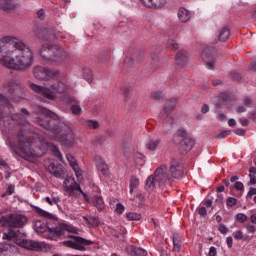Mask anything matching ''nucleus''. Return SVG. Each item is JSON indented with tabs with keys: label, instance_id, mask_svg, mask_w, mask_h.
Wrapping results in <instances>:
<instances>
[{
	"label": "nucleus",
	"instance_id": "obj_33",
	"mask_svg": "<svg viewBox=\"0 0 256 256\" xmlns=\"http://www.w3.org/2000/svg\"><path fill=\"white\" fill-rule=\"evenodd\" d=\"M88 224L91 225V227H99L101 225V221H99V217L95 216H88L87 218H84Z\"/></svg>",
	"mask_w": 256,
	"mask_h": 256
},
{
	"label": "nucleus",
	"instance_id": "obj_59",
	"mask_svg": "<svg viewBox=\"0 0 256 256\" xmlns=\"http://www.w3.org/2000/svg\"><path fill=\"white\" fill-rule=\"evenodd\" d=\"M198 215H200V217H205L207 215V208L200 207L198 209Z\"/></svg>",
	"mask_w": 256,
	"mask_h": 256
},
{
	"label": "nucleus",
	"instance_id": "obj_23",
	"mask_svg": "<svg viewBox=\"0 0 256 256\" xmlns=\"http://www.w3.org/2000/svg\"><path fill=\"white\" fill-rule=\"evenodd\" d=\"M158 182L155 178V175H150L145 182V190L148 191V193H151L157 187Z\"/></svg>",
	"mask_w": 256,
	"mask_h": 256
},
{
	"label": "nucleus",
	"instance_id": "obj_26",
	"mask_svg": "<svg viewBox=\"0 0 256 256\" xmlns=\"http://www.w3.org/2000/svg\"><path fill=\"white\" fill-rule=\"evenodd\" d=\"M15 245L11 242L0 243V256H7V251H11Z\"/></svg>",
	"mask_w": 256,
	"mask_h": 256
},
{
	"label": "nucleus",
	"instance_id": "obj_31",
	"mask_svg": "<svg viewBox=\"0 0 256 256\" xmlns=\"http://www.w3.org/2000/svg\"><path fill=\"white\" fill-rule=\"evenodd\" d=\"M19 233L21 232L10 229L7 233L3 234V239H7L8 241H11V239H15L19 237Z\"/></svg>",
	"mask_w": 256,
	"mask_h": 256
},
{
	"label": "nucleus",
	"instance_id": "obj_46",
	"mask_svg": "<svg viewBox=\"0 0 256 256\" xmlns=\"http://www.w3.org/2000/svg\"><path fill=\"white\" fill-rule=\"evenodd\" d=\"M45 201H46V203H48V205L53 206V205H57V203H59L60 200L57 197L51 198V197L47 196L45 198Z\"/></svg>",
	"mask_w": 256,
	"mask_h": 256
},
{
	"label": "nucleus",
	"instance_id": "obj_42",
	"mask_svg": "<svg viewBox=\"0 0 256 256\" xmlns=\"http://www.w3.org/2000/svg\"><path fill=\"white\" fill-rule=\"evenodd\" d=\"M66 159L70 163V166L72 167V169L79 166V164H77V159H75L73 155L67 154Z\"/></svg>",
	"mask_w": 256,
	"mask_h": 256
},
{
	"label": "nucleus",
	"instance_id": "obj_8",
	"mask_svg": "<svg viewBox=\"0 0 256 256\" xmlns=\"http://www.w3.org/2000/svg\"><path fill=\"white\" fill-rule=\"evenodd\" d=\"M27 216L19 213H11L0 217L2 227H11L12 229H21L27 225Z\"/></svg>",
	"mask_w": 256,
	"mask_h": 256
},
{
	"label": "nucleus",
	"instance_id": "obj_40",
	"mask_svg": "<svg viewBox=\"0 0 256 256\" xmlns=\"http://www.w3.org/2000/svg\"><path fill=\"white\" fill-rule=\"evenodd\" d=\"M50 151H52L55 155V157H57V159H59L61 161V159H63V155H61V152L59 151V148L55 145L52 144L49 146Z\"/></svg>",
	"mask_w": 256,
	"mask_h": 256
},
{
	"label": "nucleus",
	"instance_id": "obj_22",
	"mask_svg": "<svg viewBox=\"0 0 256 256\" xmlns=\"http://www.w3.org/2000/svg\"><path fill=\"white\" fill-rule=\"evenodd\" d=\"M127 253L131 256H147V250L133 245L127 247Z\"/></svg>",
	"mask_w": 256,
	"mask_h": 256
},
{
	"label": "nucleus",
	"instance_id": "obj_18",
	"mask_svg": "<svg viewBox=\"0 0 256 256\" xmlns=\"http://www.w3.org/2000/svg\"><path fill=\"white\" fill-rule=\"evenodd\" d=\"M19 8V4L15 0H0V11L11 13Z\"/></svg>",
	"mask_w": 256,
	"mask_h": 256
},
{
	"label": "nucleus",
	"instance_id": "obj_57",
	"mask_svg": "<svg viewBox=\"0 0 256 256\" xmlns=\"http://www.w3.org/2000/svg\"><path fill=\"white\" fill-rule=\"evenodd\" d=\"M243 105L245 107H251V105H253V100H251L249 97H246L244 98Z\"/></svg>",
	"mask_w": 256,
	"mask_h": 256
},
{
	"label": "nucleus",
	"instance_id": "obj_39",
	"mask_svg": "<svg viewBox=\"0 0 256 256\" xmlns=\"http://www.w3.org/2000/svg\"><path fill=\"white\" fill-rule=\"evenodd\" d=\"M83 78L88 82L91 83L93 81V72L89 68H85L83 70Z\"/></svg>",
	"mask_w": 256,
	"mask_h": 256
},
{
	"label": "nucleus",
	"instance_id": "obj_41",
	"mask_svg": "<svg viewBox=\"0 0 256 256\" xmlns=\"http://www.w3.org/2000/svg\"><path fill=\"white\" fill-rule=\"evenodd\" d=\"M126 217H127L128 221H139V219H141V214H137L135 212H130V213L126 214Z\"/></svg>",
	"mask_w": 256,
	"mask_h": 256
},
{
	"label": "nucleus",
	"instance_id": "obj_10",
	"mask_svg": "<svg viewBox=\"0 0 256 256\" xmlns=\"http://www.w3.org/2000/svg\"><path fill=\"white\" fill-rule=\"evenodd\" d=\"M177 105V99L171 98L165 102L163 110L159 114V119L163 121V123H169V125H173V116L171 113L175 111V107Z\"/></svg>",
	"mask_w": 256,
	"mask_h": 256
},
{
	"label": "nucleus",
	"instance_id": "obj_34",
	"mask_svg": "<svg viewBox=\"0 0 256 256\" xmlns=\"http://www.w3.org/2000/svg\"><path fill=\"white\" fill-rule=\"evenodd\" d=\"M12 119L16 121L17 123H20V125H25L27 123V116L17 113L12 116Z\"/></svg>",
	"mask_w": 256,
	"mask_h": 256
},
{
	"label": "nucleus",
	"instance_id": "obj_64",
	"mask_svg": "<svg viewBox=\"0 0 256 256\" xmlns=\"http://www.w3.org/2000/svg\"><path fill=\"white\" fill-rule=\"evenodd\" d=\"M246 229H247L248 233H255V231H256V228L254 225H249V226H247Z\"/></svg>",
	"mask_w": 256,
	"mask_h": 256
},
{
	"label": "nucleus",
	"instance_id": "obj_11",
	"mask_svg": "<svg viewBox=\"0 0 256 256\" xmlns=\"http://www.w3.org/2000/svg\"><path fill=\"white\" fill-rule=\"evenodd\" d=\"M64 189L66 193H68L69 197H74L75 196V191H79L81 195L84 197L85 201H89V197L83 192L81 189V185L75 181V178L73 177H67L64 180Z\"/></svg>",
	"mask_w": 256,
	"mask_h": 256
},
{
	"label": "nucleus",
	"instance_id": "obj_49",
	"mask_svg": "<svg viewBox=\"0 0 256 256\" xmlns=\"http://www.w3.org/2000/svg\"><path fill=\"white\" fill-rule=\"evenodd\" d=\"M227 207H234V205H237V199L233 197H229L226 200Z\"/></svg>",
	"mask_w": 256,
	"mask_h": 256
},
{
	"label": "nucleus",
	"instance_id": "obj_15",
	"mask_svg": "<svg viewBox=\"0 0 256 256\" xmlns=\"http://www.w3.org/2000/svg\"><path fill=\"white\" fill-rule=\"evenodd\" d=\"M202 59L208 69H215V48L206 47L202 52Z\"/></svg>",
	"mask_w": 256,
	"mask_h": 256
},
{
	"label": "nucleus",
	"instance_id": "obj_56",
	"mask_svg": "<svg viewBox=\"0 0 256 256\" xmlns=\"http://www.w3.org/2000/svg\"><path fill=\"white\" fill-rule=\"evenodd\" d=\"M101 107H103L101 102L96 101L94 105V113H99L101 111Z\"/></svg>",
	"mask_w": 256,
	"mask_h": 256
},
{
	"label": "nucleus",
	"instance_id": "obj_63",
	"mask_svg": "<svg viewBox=\"0 0 256 256\" xmlns=\"http://www.w3.org/2000/svg\"><path fill=\"white\" fill-rule=\"evenodd\" d=\"M209 256H217V248H215L214 246L210 247Z\"/></svg>",
	"mask_w": 256,
	"mask_h": 256
},
{
	"label": "nucleus",
	"instance_id": "obj_7",
	"mask_svg": "<svg viewBox=\"0 0 256 256\" xmlns=\"http://www.w3.org/2000/svg\"><path fill=\"white\" fill-rule=\"evenodd\" d=\"M37 140L31 137H26L23 133H18L15 145L18 147L19 151L23 153L26 157H35V147Z\"/></svg>",
	"mask_w": 256,
	"mask_h": 256
},
{
	"label": "nucleus",
	"instance_id": "obj_28",
	"mask_svg": "<svg viewBox=\"0 0 256 256\" xmlns=\"http://www.w3.org/2000/svg\"><path fill=\"white\" fill-rule=\"evenodd\" d=\"M160 143H161V140L159 139L149 140L146 144V149H148V151H155L159 147Z\"/></svg>",
	"mask_w": 256,
	"mask_h": 256
},
{
	"label": "nucleus",
	"instance_id": "obj_52",
	"mask_svg": "<svg viewBox=\"0 0 256 256\" xmlns=\"http://www.w3.org/2000/svg\"><path fill=\"white\" fill-rule=\"evenodd\" d=\"M230 75L233 81H241V74H239V72H231Z\"/></svg>",
	"mask_w": 256,
	"mask_h": 256
},
{
	"label": "nucleus",
	"instance_id": "obj_58",
	"mask_svg": "<svg viewBox=\"0 0 256 256\" xmlns=\"http://www.w3.org/2000/svg\"><path fill=\"white\" fill-rule=\"evenodd\" d=\"M253 195H256V188H250L247 195H246V199H251V197H253Z\"/></svg>",
	"mask_w": 256,
	"mask_h": 256
},
{
	"label": "nucleus",
	"instance_id": "obj_6",
	"mask_svg": "<svg viewBox=\"0 0 256 256\" xmlns=\"http://www.w3.org/2000/svg\"><path fill=\"white\" fill-rule=\"evenodd\" d=\"M173 143H175V145H178L179 151L182 155H186V153H189V151L193 149V145H195V140L189 138L186 129L180 128L173 136Z\"/></svg>",
	"mask_w": 256,
	"mask_h": 256
},
{
	"label": "nucleus",
	"instance_id": "obj_60",
	"mask_svg": "<svg viewBox=\"0 0 256 256\" xmlns=\"http://www.w3.org/2000/svg\"><path fill=\"white\" fill-rule=\"evenodd\" d=\"M226 243L229 249L233 248V237L229 236L226 238Z\"/></svg>",
	"mask_w": 256,
	"mask_h": 256
},
{
	"label": "nucleus",
	"instance_id": "obj_3",
	"mask_svg": "<svg viewBox=\"0 0 256 256\" xmlns=\"http://www.w3.org/2000/svg\"><path fill=\"white\" fill-rule=\"evenodd\" d=\"M48 231L52 239H69L62 242V245L74 249L75 251H87V247L94 244L92 240L71 235L70 233H75L76 229L67 224L62 223L55 227H48Z\"/></svg>",
	"mask_w": 256,
	"mask_h": 256
},
{
	"label": "nucleus",
	"instance_id": "obj_24",
	"mask_svg": "<svg viewBox=\"0 0 256 256\" xmlns=\"http://www.w3.org/2000/svg\"><path fill=\"white\" fill-rule=\"evenodd\" d=\"M178 18L181 23H187L191 19V12L185 8H180L178 11Z\"/></svg>",
	"mask_w": 256,
	"mask_h": 256
},
{
	"label": "nucleus",
	"instance_id": "obj_17",
	"mask_svg": "<svg viewBox=\"0 0 256 256\" xmlns=\"http://www.w3.org/2000/svg\"><path fill=\"white\" fill-rule=\"evenodd\" d=\"M170 173L174 179H181L183 177V162L179 159H173L170 165Z\"/></svg>",
	"mask_w": 256,
	"mask_h": 256
},
{
	"label": "nucleus",
	"instance_id": "obj_37",
	"mask_svg": "<svg viewBox=\"0 0 256 256\" xmlns=\"http://www.w3.org/2000/svg\"><path fill=\"white\" fill-rule=\"evenodd\" d=\"M122 95L125 97V99H129L131 97V86L129 85H123L120 89Z\"/></svg>",
	"mask_w": 256,
	"mask_h": 256
},
{
	"label": "nucleus",
	"instance_id": "obj_2",
	"mask_svg": "<svg viewBox=\"0 0 256 256\" xmlns=\"http://www.w3.org/2000/svg\"><path fill=\"white\" fill-rule=\"evenodd\" d=\"M36 113L40 115L36 123L46 129V131H52L56 133V137L59 138L60 143L64 145H73L75 140L73 139V130L67 124H60L61 118L55 112L43 107L37 106Z\"/></svg>",
	"mask_w": 256,
	"mask_h": 256
},
{
	"label": "nucleus",
	"instance_id": "obj_21",
	"mask_svg": "<svg viewBox=\"0 0 256 256\" xmlns=\"http://www.w3.org/2000/svg\"><path fill=\"white\" fill-rule=\"evenodd\" d=\"M21 247L28 249L29 251H39L41 249V243L33 240H22Z\"/></svg>",
	"mask_w": 256,
	"mask_h": 256
},
{
	"label": "nucleus",
	"instance_id": "obj_20",
	"mask_svg": "<svg viewBox=\"0 0 256 256\" xmlns=\"http://www.w3.org/2000/svg\"><path fill=\"white\" fill-rule=\"evenodd\" d=\"M96 167L98 169V171L104 175L105 177L107 175H109V166L107 165V163L105 162V160H103V158H101V156H98L96 158Z\"/></svg>",
	"mask_w": 256,
	"mask_h": 256
},
{
	"label": "nucleus",
	"instance_id": "obj_14",
	"mask_svg": "<svg viewBox=\"0 0 256 256\" xmlns=\"http://www.w3.org/2000/svg\"><path fill=\"white\" fill-rule=\"evenodd\" d=\"M46 169L50 175L57 177V179L65 178V169L59 162L49 161V164L46 165Z\"/></svg>",
	"mask_w": 256,
	"mask_h": 256
},
{
	"label": "nucleus",
	"instance_id": "obj_53",
	"mask_svg": "<svg viewBox=\"0 0 256 256\" xmlns=\"http://www.w3.org/2000/svg\"><path fill=\"white\" fill-rule=\"evenodd\" d=\"M234 189H236V191H243V189H245V186L242 184V182H235L234 184Z\"/></svg>",
	"mask_w": 256,
	"mask_h": 256
},
{
	"label": "nucleus",
	"instance_id": "obj_19",
	"mask_svg": "<svg viewBox=\"0 0 256 256\" xmlns=\"http://www.w3.org/2000/svg\"><path fill=\"white\" fill-rule=\"evenodd\" d=\"M144 7L148 9H163L167 5V0H140Z\"/></svg>",
	"mask_w": 256,
	"mask_h": 256
},
{
	"label": "nucleus",
	"instance_id": "obj_50",
	"mask_svg": "<svg viewBox=\"0 0 256 256\" xmlns=\"http://www.w3.org/2000/svg\"><path fill=\"white\" fill-rule=\"evenodd\" d=\"M229 135H231V130H225L223 132H221L220 134H218L216 136L217 139H225V137H229Z\"/></svg>",
	"mask_w": 256,
	"mask_h": 256
},
{
	"label": "nucleus",
	"instance_id": "obj_36",
	"mask_svg": "<svg viewBox=\"0 0 256 256\" xmlns=\"http://www.w3.org/2000/svg\"><path fill=\"white\" fill-rule=\"evenodd\" d=\"M129 187H130V193L133 194V190L137 189V187H139V178L132 176L130 178Z\"/></svg>",
	"mask_w": 256,
	"mask_h": 256
},
{
	"label": "nucleus",
	"instance_id": "obj_12",
	"mask_svg": "<svg viewBox=\"0 0 256 256\" xmlns=\"http://www.w3.org/2000/svg\"><path fill=\"white\" fill-rule=\"evenodd\" d=\"M154 177L158 183L160 189H165L167 186H171V177L167 173V166L163 165L156 169L154 172Z\"/></svg>",
	"mask_w": 256,
	"mask_h": 256
},
{
	"label": "nucleus",
	"instance_id": "obj_25",
	"mask_svg": "<svg viewBox=\"0 0 256 256\" xmlns=\"http://www.w3.org/2000/svg\"><path fill=\"white\" fill-rule=\"evenodd\" d=\"M93 205L98 209V211H103L105 209V202L103 201V197L99 195H94L92 198Z\"/></svg>",
	"mask_w": 256,
	"mask_h": 256
},
{
	"label": "nucleus",
	"instance_id": "obj_55",
	"mask_svg": "<svg viewBox=\"0 0 256 256\" xmlns=\"http://www.w3.org/2000/svg\"><path fill=\"white\" fill-rule=\"evenodd\" d=\"M234 239H236L237 241L243 239V231L238 230L234 232Z\"/></svg>",
	"mask_w": 256,
	"mask_h": 256
},
{
	"label": "nucleus",
	"instance_id": "obj_47",
	"mask_svg": "<svg viewBox=\"0 0 256 256\" xmlns=\"http://www.w3.org/2000/svg\"><path fill=\"white\" fill-rule=\"evenodd\" d=\"M71 111H72L73 115H81V113H82L81 106H79V105H72Z\"/></svg>",
	"mask_w": 256,
	"mask_h": 256
},
{
	"label": "nucleus",
	"instance_id": "obj_61",
	"mask_svg": "<svg viewBox=\"0 0 256 256\" xmlns=\"http://www.w3.org/2000/svg\"><path fill=\"white\" fill-rule=\"evenodd\" d=\"M239 123L242 125V127H249V119H239Z\"/></svg>",
	"mask_w": 256,
	"mask_h": 256
},
{
	"label": "nucleus",
	"instance_id": "obj_44",
	"mask_svg": "<svg viewBox=\"0 0 256 256\" xmlns=\"http://www.w3.org/2000/svg\"><path fill=\"white\" fill-rule=\"evenodd\" d=\"M72 169L75 172L76 179L78 181H83V171H81V168H79V166H76V167H74Z\"/></svg>",
	"mask_w": 256,
	"mask_h": 256
},
{
	"label": "nucleus",
	"instance_id": "obj_45",
	"mask_svg": "<svg viewBox=\"0 0 256 256\" xmlns=\"http://www.w3.org/2000/svg\"><path fill=\"white\" fill-rule=\"evenodd\" d=\"M168 49H173L174 51H177V49H179V43H177V41H175L174 39H169Z\"/></svg>",
	"mask_w": 256,
	"mask_h": 256
},
{
	"label": "nucleus",
	"instance_id": "obj_32",
	"mask_svg": "<svg viewBox=\"0 0 256 256\" xmlns=\"http://www.w3.org/2000/svg\"><path fill=\"white\" fill-rule=\"evenodd\" d=\"M5 107H9V99L0 94V117H3V109H5Z\"/></svg>",
	"mask_w": 256,
	"mask_h": 256
},
{
	"label": "nucleus",
	"instance_id": "obj_62",
	"mask_svg": "<svg viewBox=\"0 0 256 256\" xmlns=\"http://www.w3.org/2000/svg\"><path fill=\"white\" fill-rule=\"evenodd\" d=\"M245 111H247V106L245 105L238 106L236 109V113H245Z\"/></svg>",
	"mask_w": 256,
	"mask_h": 256
},
{
	"label": "nucleus",
	"instance_id": "obj_29",
	"mask_svg": "<svg viewBox=\"0 0 256 256\" xmlns=\"http://www.w3.org/2000/svg\"><path fill=\"white\" fill-rule=\"evenodd\" d=\"M34 211L37 213V215H40V217H45V219H53V217H55V216H53V214H51L37 206L34 207Z\"/></svg>",
	"mask_w": 256,
	"mask_h": 256
},
{
	"label": "nucleus",
	"instance_id": "obj_1",
	"mask_svg": "<svg viewBox=\"0 0 256 256\" xmlns=\"http://www.w3.org/2000/svg\"><path fill=\"white\" fill-rule=\"evenodd\" d=\"M35 56L23 40L12 35L0 38V65L15 71H25L33 65Z\"/></svg>",
	"mask_w": 256,
	"mask_h": 256
},
{
	"label": "nucleus",
	"instance_id": "obj_9",
	"mask_svg": "<svg viewBox=\"0 0 256 256\" xmlns=\"http://www.w3.org/2000/svg\"><path fill=\"white\" fill-rule=\"evenodd\" d=\"M34 35L37 39L41 41H55V39H60L61 33L57 32L55 28H36L34 29Z\"/></svg>",
	"mask_w": 256,
	"mask_h": 256
},
{
	"label": "nucleus",
	"instance_id": "obj_54",
	"mask_svg": "<svg viewBox=\"0 0 256 256\" xmlns=\"http://www.w3.org/2000/svg\"><path fill=\"white\" fill-rule=\"evenodd\" d=\"M123 211H125V206H123V204L118 203L116 205V212L118 213V215L123 214Z\"/></svg>",
	"mask_w": 256,
	"mask_h": 256
},
{
	"label": "nucleus",
	"instance_id": "obj_27",
	"mask_svg": "<svg viewBox=\"0 0 256 256\" xmlns=\"http://www.w3.org/2000/svg\"><path fill=\"white\" fill-rule=\"evenodd\" d=\"M186 63H187V52L181 50L176 54V64L185 65Z\"/></svg>",
	"mask_w": 256,
	"mask_h": 256
},
{
	"label": "nucleus",
	"instance_id": "obj_4",
	"mask_svg": "<svg viewBox=\"0 0 256 256\" xmlns=\"http://www.w3.org/2000/svg\"><path fill=\"white\" fill-rule=\"evenodd\" d=\"M31 89L36 93L38 101L47 103V101H55L57 95H63L67 91V85L63 82H57L48 86H39L31 84Z\"/></svg>",
	"mask_w": 256,
	"mask_h": 256
},
{
	"label": "nucleus",
	"instance_id": "obj_16",
	"mask_svg": "<svg viewBox=\"0 0 256 256\" xmlns=\"http://www.w3.org/2000/svg\"><path fill=\"white\" fill-rule=\"evenodd\" d=\"M6 91L8 93V97L10 99H17V97H21V85L17 83L15 80H10L6 85Z\"/></svg>",
	"mask_w": 256,
	"mask_h": 256
},
{
	"label": "nucleus",
	"instance_id": "obj_35",
	"mask_svg": "<svg viewBox=\"0 0 256 256\" xmlns=\"http://www.w3.org/2000/svg\"><path fill=\"white\" fill-rule=\"evenodd\" d=\"M173 241V249L176 251V253H179L181 251V237L180 236H173L172 238Z\"/></svg>",
	"mask_w": 256,
	"mask_h": 256
},
{
	"label": "nucleus",
	"instance_id": "obj_13",
	"mask_svg": "<svg viewBox=\"0 0 256 256\" xmlns=\"http://www.w3.org/2000/svg\"><path fill=\"white\" fill-rule=\"evenodd\" d=\"M33 73L34 77L39 81H49V79H53V77H57V75H59L58 70H51L43 66L34 67Z\"/></svg>",
	"mask_w": 256,
	"mask_h": 256
},
{
	"label": "nucleus",
	"instance_id": "obj_48",
	"mask_svg": "<svg viewBox=\"0 0 256 256\" xmlns=\"http://www.w3.org/2000/svg\"><path fill=\"white\" fill-rule=\"evenodd\" d=\"M236 219H237L238 223H245V221H247V215H245L243 213H239L236 215Z\"/></svg>",
	"mask_w": 256,
	"mask_h": 256
},
{
	"label": "nucleus",
	"instance_id": "obj_43",
	"mask_svg": "<svg viewBox=\"0 0 256 256\" xmlns=\"http://www.w3.org/2000/svg\"><path fill=\"white\" fill-rule=\"evenodd\" d=\"M150 98L153 99L154 101H161V99L163 98V92L161 91L152 92L150 94Z\"/></svg>",
	"mask_w": 256,
	"mask_h": 256
},
{
	"label": "nucleus",
	"instance_id": "obj_51",
	"mask_svg": "<svg viewBox=\"0 0 256 256\" xmlns=\"http://www.w3.org/2000/svg\"><path fill=\"white\" fill-rule=\"evenodd\" d=\"M218 231H220L222 235H227V233H229V228H227L225 224H220L218 227Z\"/></svg>",
	"mask_w": 256,
	"mask_h": 256
},
{
	"label": "nucleus",
	"instance_id": "obj_38",
	"mask_svg": "<svg viewBox=\"0 0 256 256\" xmlns=\"http://www.w3.org/2000/svg\"><path fill=\"white\" fill-rule=\"evenodd\" d=\"M84 125L88 129H99V122L97 120H86Z\"/></svg>",
	"mask_w": 256,
	"mask_h": 256
},
{
	"label": "nucleus",
	"instance_id": "obj_30",
	"mask_svg": "<svg viewBox=\"0 0 256 256\" xmlns=\"http://www.w3.org/2000/svg\"><path fill=\"white\" fill-rule=\"evenodd\" d=\"M231 35V31L228 28H223L220 30L218 39L219 41L225 42L226 40L229 39V36Z\"/></svg>",
	"mask_w": 256,
	"mask_h": 256
},
{
	"label": "nucleus",
	"instance_id": "obj_5",
	"mask_svg": "<svg viewBox=\"0 0 256 256\" xmlns=\"http://www.w3.org/2000/svg\"><path fill=\"white\" fill-rule=\"evenodd\" d=\"M38 52L42 59H46V61H54V63H61V61L67 59L65 50L61 46L55 44L42 45Z\"/></svg>",
	"mask_w": 256,
	"mask_h": 256
}]
</instances>
